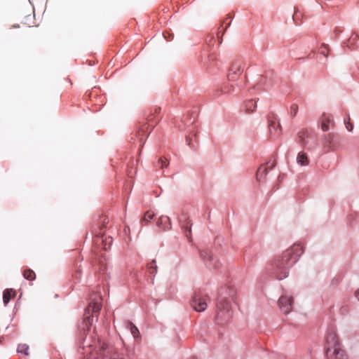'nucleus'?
Here are the masks:
<instances>
[{
	"mask_svg": "<svg viewBox=\"0 0 359 359\" xmlns=\"http://www.w3.org/2000/svg\"><path fill=\"white\" fill-rule=\"evenodd\" d=\"M308 137V131L306 130H302L297 134L298 141L304 144V140Z\"/></svg>",
	"mask_w": 359,
	"mask_h": 359,
	"instance_id": "16",
	"label": "nucleus"
},
{
	"mask_svg": "<svg viewBox=\"0 0 359 359\" xmlns=\"http://www.w3.org/2000/svg\"><path fill=\"white\" fill-rule=\"evenodd\" d=\"M290 111H291V114H292V116H295L297 114V111H298V106L297 104H292L291 107H290Z\"/></svg>",
	"mask_w": 359,
	"mask_h": 359,
	"instance_id": "24",
	"label": "nucleus"
},
{
	"mask_svg": "<svg viewBox=\"0 0 359 359\" xmlns=\"http://www.w3.org/2000/svg\"><path fill=\"white\" fill-rule=\"evenodd\" d=\"M29 346L26 344H20L18 346V352L24 353L26 355H29Z\"/></svg>",
	"mask_w": 359,
	"mask_h": 359,
	"instance_id": "17",
	"label": "nucleus"
},
{
	"mask_svg": "<svg viewBox=\"0 0 359 359\" xmlns=\"http://www.w3.org/2000/svg\"><path fill=\"white\" fill-rule=\"evenodd\" d=\"M346 128L348 131H352L353 128V124L349 121H345Z\"/></svg>",
	"mask_w": 359,
	"mask_h": 359,
	"instance_id": "27",
	"label": "nucleus"
},
{
	"mask_svg": "<svg viewBox=\"0 0 359 359\" xmlns=\"http://www.w3.org/2000/svg\"><path fill=\"white\" fill-rule=\"evenodd\" d=\"M334 126V121L330 114H323L322 116L321 129L327 131L330 129V126Z\"/></svg>",
	"mask_w": 359,
	"mask_h": 359,
	"instance_id": "8",
	"label": "nucleus"
},
{
	"mask_svg": "<svg viewBox=\"0 0 359 359\" xmlns=\"http://www.w3.org/2000/svg\"><path fill=\"white\" fill-rule=\"evenodd\" d=\"M303 248L299 245H294L291 248L286 250L276 264L278 271L277 278L282 280L287 276V269L292 266L302 254Z\"/></svg>",
	"mask_w": 359,
	"mask_h": 359,
	"instance_id": "1",
	"label": "nucleus"
},
{
	"mask_svg": "<svg viewBox=\"0 0 359 359\" xmlns=\"http://www.w3.org/2000/svg\"><path fill=\"white\" fill-rule=\"evenodd\" d=\"M201 256L205 261H207L208 259H212V255L206 250L201 252Z\"/></svg>",
	"mask_w": 359,
	"mask_h": 359,
	"instance_id": "22",
	"label": "nucleus"
},
{
	"mask_svg": "<svg viewBox=\"0 0 359 359\" xmlns=\"http://www.w3.org/2000/svg\"><path fill=\"white\" fill-rule=\"evenodd\" d=\"M154 217V214L150 211L145 212L143 218L142 219V223L149 222Z\"/></svg>",
	"mask_w": 359,
	"mask_h": 359,
	"instance_id": "20",
	"label": "nucleus"
},
{
	"mask_svg": "<svg viewBox=\"0 0 359 359\" xmlns=\"http://www.w3.org/2000/svg\"><path fill=\"white\" fill-rule=\"evenodd\" d=\"M243 72L242 62L237 60L233 62L229 67L228 79L231 81H235L238 76Z\"/></svg>",
	"mask_w": 359,
	"mask_h": 359,
	"instance_id": "5",
	"label": "nucleus"
},
{
	"mask_svg": "<svg viewBox=\"0 0 359 359\" xmlns=\"http://www.w3.org/2000/svg\"><path fill=\"white\" fill-rule=\"evenodd\" d=\"M128 327L133 337H137L140 333L137 327L135 325H134L132 323H128Z\"/></svg>",
	"mask_w": 359,
	"mask_h": 359,
	"instance_id": "19",
	"label": "nucleus"
},
{
	"mask_svg": "<svg viewBox=\"0 0 359 359\" xmlns=\"http://www.w3.org/2000/svg\"><path fill=\"white\" fill-rule=\"evenodd\" d=\"M13 27H19V26L14 25Z\"/></svg>",
	"mask_w": 359,
	"mask_h": 359,
	"instance_id": "32",
	"label": "nucleus"
},
{
	"mask_svg": "<svg viewBox=\"0 0 359 359\" xmlns=\"http://www.w3.org/2000/svg\"><path fill=\"white\" fill-rule=\"evenodd\" d=\"M332 353L333 355L331 357L330 355V351H326L327 357L328 359H347L346 355L341 348H336V351Z\"/></svg>",
	"mask_w": 359,
	"mask_h": 359,
	"instance_id": "10",
	"label": "nucleus"
},
{
	"mask_svg": "<svg viewBox=\"0 0 359 359\" xmlns=\"http://www.w3.org/2000/svg\"><path fill=\"white\" fill-rule=\"evenodd\" d=\"M326 351H330V355L332 357L333 353L336 351V348H341L337 334L332 331L328 333L326 338Z\"/></svg>",
	"mask_w": 359,
	"mask_h": 359,
	"instance_id": "4",
	"label": "nucleus"
},
{
	"mask_svg": "<svg viewBox=\"0 0 359 359\" xmlns=\"http://www.w3.org/2000/svg\"><path fill=\"white\" fill-rule=\"evenodd\" d=\"M16 292L13 289H6L3 292V301L4 305H7L11 297H15Z\"/></svg>",
	"mask_w": 359,
	"mask_h": 359,
	"instance_id": "11",
	"label": "nucleus"
},
{
	"mask_svg": "<svg viewBox=\"0 0 359 359\" xmlns=\"http://www.w3.org/2000/svg\"><path fill=\"white\" fill-rule=\"evenodd\" d=\"M334 135L332 133H328L324 136L325 144L330 147L334 140Z\"/></svg>",
	"mask_w": 359,
	"mask_h": 359,
	"instance_id": "18",
	"label": "nucleus"
},
{
	"mask_svg": "<svg viewBox=\"0 0 359 359\" xmlns=\"http://www.w3.org/2000/svg\"><path fill=\"white\" fill-rule=\"evenodd\" d=\"M320 53L324 55L325 56L327 55L328 50L326 46L323 45L320 48Z\"/></svg>",
	"mask_w": 359,
	"mask_h": 359,
	"instance_id": "28",
	"label": "nucleus"
},
{
	"mask_svg": "<svg viewBox=\"0 0 359 359\" xmlns=\"http://www.w3.org/2000/svg\"><path fill=\"white\" fill-rule=\"evenodd\" d=\"M257 107V102L253 100H250L245 103L246 111L249 113L253 112Z\"/></svg>",
	"mask_w": 359,
	"mask_h": 359,
	"instance_id": "15",
	"label": "nucleus"
},
{
	"mask_svg": "<svg viewBox=\"0 0 359 359\" xmlns=\"http://www.w3.org/2000/svg\"><path fill=\"white\" fill-rule=\"evenodd\" d=\"M218 308L222 309H224V305H223L222 304V302H220L219 304H218Z\"/></svg>",
	"mask_w": 359,
	"mask_h": 359,
	"instance_id": "30",
	"label": "nucleus"
},
{
	"mask_svg": "<svg viewBox=\"0 0 359 359\" xmlns=\"http://www.w3.org/2000/svg\"><path fill=\"white\" fill-rule=\"evenodd\" d=\"M208 301L209 297L208 295L198 292L194 294L192 298L191 306L196 311L201 312L205 310Z\"/></svg>",
	"mask_w": 359,
	"mask_h": 359,
	"instance_id": "2",
	"label": "nucleus"
},
{
	"mask_svg": "<svg viewBox=\"0 0 359 359\" xmlns=\"http://www.w3.org/2000/svg\"><path fill=\"white\" fill-rule=\"evenodd\" d=\"M293 298L287 295H282L278 300L280 309L285 314L292 309Z\"/></svg>",
	"mask_w": 359,
	"mask_h": 359,
	"instance_id": "6",
	"label": "nucleus"
},
{
	"mask_svg": "<svg viewBox=\"0 0 359 359\" xmlns=\"http://www.w3.org/2000/svg\"><path fill=\"white\" fill-rule=\"evenodd\" d=\"M101 297H96L95 298L93 299L91 302L89 303V305L86 310V319L87 320V323L90 325L91 321H92V316L90 315V311L92 313H97L101 309Z\"/></svg>",
	"mask_w": 359,
	"mask_h": 359,
	"instance_id": "3",
	"label": "nucleus"
},
{
	"mask_svg": "<svg viewBox=\"0 0 359 359\" xmlns=\"http://www.w3.org/2000/svg\"><path fill=\"white\" fill-rule=\"evenodd\" d=\"M158 164H160V165H161V168L167 167V166H168V162L167 161V159H166V158H161L158 160Z\"/></svg>",
	"mask_w": 359,
	"mask_h": 359,
	"instance_id": "26",
	"label": "nucleus"
},
{
	"mask_svg": "<svg viewBox=\"0 0 359 359\" xmlns=\"http://www.w3.org/2000/svg\"><path fill=\"white\" fill-rule=\"evenodd\" d=\"M189 359H197V358H194V357H191V358H189Z\"/></svg>",
	"mask_w": 359,
	"mask_h": 359,
	"instance_id": "31",
	"label": "nucleus"
},
{
	"mask_svg": "<svg viewBox=\"0 0 359 359\" xmlns=\"http://www.w3.org/2000/svg\"><path fill=\"white\" fill-rule=\"evenodd\" d=\"M191 224L190 223V221H187L186 224L182 225V227L185 229L186 232L189 231V233L191 232ZM187 236H188V234L186 233Z\"/></svg>",
	"mask_w": 359,
	"mask_h": 359,
	"instance_id": "25",
	"label": "nucleus"
},
{
	"mask_svg": "<svg viewBox=\"0 0 359 359\" xmlns=\"http://www.w3.org/2000/svg\"><path fill=\"white\" fill-rule=\"evenodd\" d=\"M269 130L271 135L274 136H278L280 134V123L276 124L275 120L269 119Z\"/></svg>",
	"mask_w": 359,
	"mask_h": 359,
	"instance_id": "9",
	"label": "nucleus"
},
{
	"mask_svg": "<svg viewBox=\"0 0 359 359\" xmlns=\"http://www.w3.org/2000/svg\"><path fill=\"white\" fill-rule=\"evenodd\" d=\"M355 295L356 298L359 300V289L355 291Z\"/></svg>",
	"mask_w": 359,
	"mask_h": 359,
	"instance_id": "29",
	"label": "nucleus"
},
{
	"mask_svg": "<svg viewBox=\"0 0 359 359\" xmlns=\"http://www.w3.org/2000/svg\"><path fill=\"white\" fill-rule=\"evenodd\" d=\"M111 243H112V238L109 236V237H107L105 238L104 241H103V245H104V249L105 250H107L108 249L110 248V246L111 245Z\"/></svg>",
	"mask_w": 359,
	"mask_h": 359,
	"instance_id": "21",
	"label": "nucleus"
},
{
	"mask_svg": "<svg viewBox=\"0 0 359 359\" xmlns=\"http://www.w3.org/2000/svg\"><path fill=\"white\" fill-rule=\"evenodd\" d=\"M297 162L298 164L302 166L308 165L309 163V161L307 154L304 151H300L297 154Z\"/></svg>",
	"mask_w": 359,
	"mask_h": 359,
	"instance_id": "12",
	"label": "nucleus"
},
{
	"mask_svg": "<svg viewBox=\"0 0 359 359\" xmlns=\"http://www.w3.org/2000/svg\"><path fill=\"white\" fill-rule=\"evenodd\" d=\"M157 225L158 226H161V225H163V228L164 229H169L171 227L170 224V218L168 216H161L159 217Z\"/></svg>",
	"mask_w": 359,
	"mask_h": 359,
	"instance_id": "13",
	"label": "nucleus"
},
{
	"mask_svg": "<svg viewBox=\"0 0 359 359\" xmlns=\"http://www.w3.org/2000/svg\"><path fill=\"white\" fill-rule=\"evenodd\" d=\"M276 165V161H269L267 162L265 165H261L257 172V177L259 180L262 177H264L269 170H271Z\"/></svg>",
	"mask_w": 359,
	"mask_h": 359,
	"instance_id": "7",
	"label": "nucleus"
},
{
	"mask_svg": "<svg viewBox=\"0 0 359 359\" xmlns=\"http://www.w3.org/2000/svg\"><path fill=\"white\" fill-rule=\"evenodd\" d=\"M147 267L149 269H153L154 271L151 272V273H154L156 271L157 266L156 264V261L152 260L150 263L148 264Z\"/></svg>",
	"mask_w": 359,
	"mask_h": 359,
	"instance_id": "23",
	"label": "nucleus"
},
{
	"mask_svg": "<svg viewBox=\"0 0 359 359\" xmlns=\"http://www.w3.org/2000/svg\"><path fill=\"white\" fill-rule=\"evenodd\" d=\"M23 277L28 280L32 281L36 279V273L33 270L26 269L23 271Z\"/></svg>",
	"mask_w": 359,
	"mask_h": 359,
	"instance_id": "14",
	"label": "nucleus"
}]
</instances>
